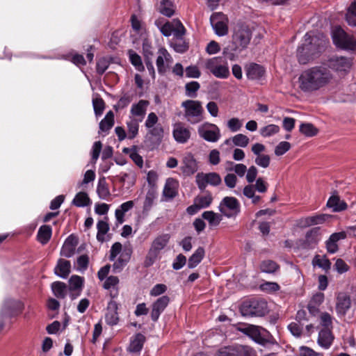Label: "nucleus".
Listing matches in <instances>:
<instances>
[{
    "label": "nucleus",
    "instance_id": "1",
    "mask_svg": "<svg viewBox=\"0 0 356 356\" xmlns=\"http://www.w3.org/2000/svg\"><path fill=\"white\" fill-rule=\"evenodd\" d=\"M332 78V74L325 65L315 66L302 72L299 86L304 92H313L327 85Z\"/></svg>",
    "mask_w": 356,
    "mask_h": 356
},
{
    "label": "nucleus",
    "instance_id": "2",
    "mask_svg": "<svg viewBox=\"0 0 356 356\" xmlns=\"http://www.w3.org/2000/svg\"><path fill=\"white\" fill-rule=\"evenodd\" d=\"M327 42L322 34L314 35L312 33H307L302 43L297 49L298 62L305 65L314 60L324 49Z\"/></svg>",
    "mask_w": 356,
    "mask_h": 356
},
{
    "label": "nucleus",
    "instance_id": "3",
    "mask_svg": "<svg viewBox=\"0 0 356 356\" xmlns=\"http://www.w3.org/2000/svg\"><path fill=\"white\" fill-rule=\"evenodd\" d=\"M133 252L130 245L124 246L120 242L114 243L110 250L109 260L114 261L113 270L114 273H120L123 268L129 263Z\"/></svg>",
    "mask_w": 356,
    "mask_h": 356
},
{
    "label": "nucleus",
    "instance_id": "4",
    "mask_svg": "<svg viewBox=\"0 0 356 356\" xmlns=\"http://www.w3.org/2000/svg\"><path fill=\"white\" fill-rule=\"evenodd\" d=\"M170 239L169 234H162L157 236L152 242L149 249L145 257L144 266H152L156 261L160 259L161 252L168 245Z\"/></svg>",
    "mask_w": 356,
    "mask_h": 356
},
{
    "label": "nucleus",
    "instance_id": "5",
    "mask_svg": "<svg viewBox=\"0 0 356 356\" xmlns=\"http://www.w3.org/2000/svg\"><path fill=\"white\" fill-rule=\"evenodd\" d=\"M251 38L252 31L250 29L247 25L237 24L234 28L230 49L241 52L247 48Z\"/></svg>",
    "mask_w": 356,
    "mask_h": 356
},
{
    "label": "nucleus",
    "instance_id": "6",
    "mask_svg": "<svg viewBox=\"0 0 356 356\" xmlns=\"http://www.w3.org/2000/svg\"><path fill=\"white\" fill-rule=\"evenodd\" d=\"M184 118L191 124H196L203 120L204 108L200 101L187 99L181 103Z\"/></svg>",
    "mask_w": 356,
    "mask_h": 356
},
{
    "label": "nucleus",
    "instance_id": "7",
    "mask_svg": "<svg viewBox=\"0 0 356 356\" xmlns=\"http://www.w3.org/2000/svg\"><path fill=\"white\" fill-rule=\"evenodd\" d=\"M244 316H263L268 312L267 302L261 298H253L243 302L240 308Z\"/></svg>",
    "mask_w": 356,
    "mask_h": 356
},
{
    "label": "nucleus",
    "instance_id": "8",
    "mask_svg": "<svg viewBox=\"0 0 356 356\" xmlns=\"http://www.w3.org/2000/svg\"><path fill=\"white\" fill-rule=\"evenodd\" d=\"M256 343L265 346L273 342V337L266 329L254 325H249L241 330Z\"/></svg>",
    "mask_w": 356,
    "mask_h": 356
},
{
    "label": "nucleus",
    "instance_id": "9",
    "mask_svg": "<svg viewBox=\"0 0 356 356\" xmlns=\"http://www.w3.org/2000/svg\"><path fill=\"white\" fill-rule=\"evenodd\" d=\"M205 67L209 72L218 79H227L230 75L228 64L222 61L220 57H213L206 61Z\"/></svg>",
    "mask_w": 356,
    "mask_h": 356
},
{
    "label": "nucleus",
    "instance_id": "10",
    "mask_svg": "<svg viewBox=\"0 0 356 356\" xmlns=\"http://www.w3.org/2000/svg\"><path fill=\"white\" fill-rule=\"evenodd\" d=\"M334 44L343 49L353 50L356 47L355 38L347 34L341 27H335L332 33Z\"/></svg>",
    "mask_w": 356,
    "mask_h": 356
},
{
    "label": "nucleus",
    "instance_id": "11",
    "mask_svg": "<svg viewBox=\"0 0 356 356\" xmlns=\"http://www.w3.org/2000/svg\"><path fill=\"white\" fill-rule=\"evenodd\" d=\"M322 239V232L318 227H314L305 234V238L298 241V246L302 249L311 250L315 248Z\"/></svg>",
    "mask_w": 356,
    "mask_h": 356
},
{
    "label": "nucleus",
    "instance_id": "12",
    "mask_svg": "<svg viewBox=\"0 0 356 356\" xmlns=\"http://www.w3.org/2000/svg\"><path fill=\"white\" fill-rule=\"evenodd\" d=\"M197 133L200 138L210 143L217 142L220 136V131L215 124L204 122L197 127Z\"/></svg>",
    "mask_w": 356,
    "mask_h": 356
},
{
    "label": "nucleus",
    "instance_id": "13",
    "mask_svg": "<svg viewBox=\"0 0 356 356\" xmlns=\"http://www.w3.org/2000/svg\"><path fill=\"white\" fill-rule=\"evenodd\" d=\"M219 210L225 216L233 218L240 213V203L234 197H225L220 203Z\"/></svg>",
    "mask_w": 356,
    "mask_h": 356
},
{
    "label": "nucleus",
    "instance_id": "14",
    "mask_svg": "<svg viewBox=\"0 0 356 356\" xmlns=\"http://www.w3.org/2000/svg\"><path fill=\"white\" fill-rule=\"evenodd\" d=\"M195 182L198 188L204 191L207 185L217 186L222 182L220 176L216 172H199L195 176Z\"/></svg>",
    "mask_w": 356,
    "mask_h": 356
},
{
    "label": "nucleus",
    "instance_id": "15",
    "mask_svg": "<svg viewBox=\"0 0 356 356\" xmlns=\"http://www.w3.org/2000/svg\"><path fill=\"white\" fill-rule=\"evenodd\" d=\"M210 22L215 33L218 36H224L228 33V19L222 13H214L210 17Z\"/></svg>",
    "mask_w": 356,
    "mask_h": 356
},
{
    "label": "nucleus",
    "instance_id": "16",
    "mask_svg": "<svg viewBox=\"0 0 356 356\" xmlns=\"http://www.w3.org/2000/svg\"><path fill=\"white\" fill-rule=\"evenodd\" d=\"M24 309V304L18 300L12 298L6 299L1 310V316L3 317H14L22 312Z\"/></svg>",
    "mask_w": 356,
    "mask_h": 356
},
{
    "label": "nucleus",
    "instance_id": "17",
    "mask_svg": "<svg viewBox=\"0 0 356 356\" xmlns=\"http://www.w3.org/2000/svg\"><path fill=\"white\" fill-rule=\"evenodd\" d=\"M327 65V68L339 73H346L350 70L352 61L350 58L343 56H334L328 60Z\"/></svg>",
    "mask_w": 356,
    "mask_h": 356
},
{
    "label": "nucleus",
    "instance_id": "18",
    "mask_svg": "<svg viewBox=\"0 0 356 356\" xmlns=\"http://www.w3.org/2000/svg\"><path fill=\"white\" fill-rule=\"evenodd\" d=\"M191 131L182 122H177L173 124L172 136L175 140L180 144L186 143L191 138Z\"/></svg>",
    "mask_w": 356,
    "mask_h": 356
},
{
    "label": "nucleus",
    "instance_id": "19",
    "mask_svg": "<svg viewBox=\"0 0 356 356\" xmlns=\"http://www.w3.org/2000/svg\"><path fill=\"white\" fill-rule=\"evenodd\" d=\"M157 54L158 56L156 61L157 70L159 74H163L166 72L168 65L172 63L173 59L164 47L159 48Z\"/></svg>",
    "mask_w": 356,
    "mask_h": 356
},
{
    "label": "nucleus",
    "instance_id": "20",
    "mask_svg": "<svg viewBox=\"0 0 356 356\" xmlns=\"http://www.w3.org/2000/svg\"><path fill=\"white\" fill-rule=\"evenodd\" d=\"M149 102L147 100L140 99L131 105L129 118L142 122L145 118Z\"/></svg>",
    "mask_w": 356,
    "mask_h": 356
},
{
    "label": "nucleus",
    "instance_id": "21",
    "mask_svg": "<svg viewBox=\"0 0 356 356\" xmlns=\"http://www.w3.org/2000/svg\"><path fill=\"white\" fill-rule=\"evenodd\" d=\"M170 302V298L167 296L159 298L152 306L151 318L153 321H158L161 314L165 310Z\"/></svg>",
    "mask_w": 356,
    "mask_h": 356
},
{
    "label": "nucleus",
    "instance_id": "22",
    "mask_svg": "<svg viewBox=\"0 0 356 356\" xmlns=\"http://www.w3.org/2000/svg\"><path fill=\"white\" fill-rule=\"evenodd\" d=\"M334 339L332 330L320 329L317 339L318 345L323 349H328L332 346Z\"/></svg>",
    "mask_w": 356,
    "mask_h": 356
},
{
    "label": "nucleus",
    "instance_id": "23",
    "mask_svg": "<svg viewBox=\"0 0 356 356\" xmlns=\"http://www.w3.org/2000/svg\"><path fill=\"white\" fill-rule=\"evenodd\" d=\"M346 238V232H335L330 235L325 242L327 252L334 254L339 250L338 242Z\"/></svg>",
    "mask_w": 356,
    "mask_h": 356
},
{
    "label": "nucleus",
    "instance_id": "24",
    "mask_svg": "<svg viewBox=\"0 0 356 356\" xmlns=\"http://www.w3.org/2000/svg\"><path fill=\"white\" fill-rule=\"evenodd\" d=\"M351 305L349 296L345 293H339L337 297L336 311L339 316H345Z\"/></svg>",
    "mask_w": 356,
    "mask_h": 356
},
{
    "label": "nucleus",
    "instance_id": "25",
    "mask_svg": "<svg viewBox=\"0 0 356 356\" xmlns=\"http://www.w3.org/2000/svg\"><path fill=\"white\" fill-rule=\"evenodd\" d=\"M183 172L189 176L194 174L198 169L197 163L191 153H187L183 158Z\"/></svg>",
    "mask_w": 356,
    "mask_h": 356
},
{
    "label": "nucleus",
    "instance_id": "26",
    "mask_svg": "<svg viewBox=\"0 0 356 356\" xmlns=\"http://www.w3.org/2000/svg\"><path fill=\"white\" fill-rule=\"evenodd\" d=\"M118 304L114 300H111L108 303L106 313L105 314V321L110 325H115L118 323L119 317L118 314Z\"/></svg>",
    "mask_w": 356,
    "mask_h": 356
},
{
    "label": "nucleus",
    "instance_id": "27",
    "mask_svg": "<svg viewBox=\"0 0 356 356\" xmlns=\"http://www.w3.org/2000/svg\"><path fill=\"white\" fill-rule=\"evenodd\" d=\"M329 218L326 214H318L315 216L303 218L300 220V225L302 227L312 225H321L324 223Z\"/></svg>",
    "mask_w": 356,
    "mask_h": 356
},
{
    "label": "nucleus",
    "instance_id": "28",
    "mask_svg": "<svg viewBox=\"0 0 356 356\" xmlns=\"http://www.w3.org/2000/svg\"><path fill=\"white\" fill-rule=\"evenodd\" d=\"M179 183L172 178H168L166 180L163 194L168 199H172L178 194Z\"/></svg>",
    "mask_w": 356,
    "mask_h": 356
},
{
    "label": "nucleus",
    "instance_id": "29",
    "mask_svg": "<svg viewBox=\"0 0 356 356\" xmlns=\"http://www.w3.org/2000/svg\"><path fill=\"white\" fill-rule=\"evenodd\" d=\"M54 272L58 277L65 279L71 272V264L70 261L60 259L54 268Z\"/></svg>",
    "mask_w": 356,
    "mask_h": 356
},
{
    "label": "nucleus",
    "instance_id": "30",
    "mask_svg": "<svg viewBox=\"0 0 356 356\" xmlns=\"http://www.w3.org/2000/svg\"><path fill=\"white\" fill-rule=\"evenodd\" d=\"M118 284V277L113 275L108 277L104 283V288L110 291L112 299L117 298L119 294Z\"/></svg>",
    "mask_w": 356,
    "mask_h": 356
},
{
    "label": "nucleus",
    "instance_id": "31",
    "mask_svg": "<svg viewBox=\"0 0 356 356\" xmlns=\"http://www.w3.org/2000/svg\"><path fill=\"white\" fill-rule=\"evenodd\" d=\"M76 241L72 235L65 241L60 250V255L65 257H71L74 254Z\"/></svg>",
    "mask_w": 356,
    "mask_h": 356
},
{
    "label": "nucleus",
    "instance_id": "32",
    "mask_svg": "<svg viewBox=\"0 0 356 356\" xmlns=\"http://www.w3.org/2000/svg\"><path fill=\"white\" fill-rule=\"evenodd\" d=\"M265 70L261 65L251 63L246 67V76L251 80H258L264 74Z\"/></svg>",
    "mask_w": 356,
    "mask_h": 356
},
{
    "label": "nucleus",
    "instance_id": "33",
    "mask_svg": "<svg viewBox=\"0 0 356 356\" xmlns=\"http://www.w3.org/2000/svg\"><path fill=\"white\" fill-rule=\"evenodd\" d=\"M134 206L133 201L129 200L122 203L115 211V216L118 223L122 224L124 221V214Z\"/></svg>",
    "mask_w": 356,
    "mask_h": 356
},
{
    "label": "nucleus",
    "instance_id": "34",
    "mask_svg": "<svg viewBox=\"0 0 356 356\" xmlns=\"http://www.w3.org/2000/svg\"><path fill=\"white\" fill-rule=\"evenodd\" d=\"M205 254L204 249L199 247L195 252L189 257L188 267L189 268H195L203 259Z\"/></svg>",
    "mask_w": 356,
    "mask_h": 356
},
{
    "label": "nucleus",
    "instance_id": "35",
    "mask_svg": "<svg viewBox=\"0 0 356 356\" xmlns=\"http://www.w3.org/2000/svg\"><path fill=\"white\" fill-rule=\"evenodd\" d=\"M52 229L49 225H42L38 232L37 238L38 241L44 245L49 242L51 237Z\"/></svg>",
    "mask_w": 356,
    "mask_h": 356
},
{
    "label": "nucleus",
    "instance_id": "36",
    "mask_svg": "<svg viewBox=\"0 0 356 356\" xmlns=\"http://www.w3.org/2000/svg\"><path fill=\"white\" fill-rule=\"evenodd\" d=\"M97 239L99 242L103 243L105 241V236L109 230L107 217H106L104 220H101L97 222Z\"/></svg>",
    "mask_w": 356,
    "mask_h": 356
},
{
    "label": "nucleus",
    "instance_id": "37",
    "mask_svg": "<svg viewBox=\"0 0 356 356\" xmlns=\"http://www.w3.org/2000/svg\"><path fill=\"white\" fill-rule=\"evenodd\" d=\"M327 207L332 208L334 212H339L345 210L347 204L343 201H341L338 196L332 195L329 198Z\"/></svg>",
    "mask_w": 356,
    "mask_h": 356
},
{
    "label": "nucleus",
    "instance_id": "38",
    "mask_svg": "<svg viewBox=\"0 0 356 356\" xmlns=\"http://www.w3.org/2000/svg\"><path fill=\"white\" fill-rule=\"evenodd\" d=\"M145 341V337L142 334H137L131 341L128 350L131 353H138L141 350Z\"/></svg>",
    "mask_w": 356,
    "mask_h": 356
},
{
    "label": "nucleus",
    "instance_id": "39",
    "mask_svg": "<svg viewBox=\"0 0 356 356\" xmlns=\"http://www.w3.org/2000/svg\"><path fill=\"white\" fill-rule=\"evenodd\" d=\"M97 193L102 200H108L111 193L104 177L100 178L97 186Z\"/></svg>",
    "mask_w": 356,
    "mask_h": 356
},
{
    "label": "nucleus",
    "instance_id": "40",
    "mask_svg": "<svg viewBox=\"0 0 356 356\" xmlns=\"http://www.w3.org/2000/svg\"><path fill=\"white\" fill-rule=\"evenodd\" d=\"M140 122H141L129 117L127 122L128 138L133 139L138 135Z\"/></svg>",
    "mask_w": 356,
    "mask_h": 356
},
{
    "label": "nucleus",
    "instance_id": "41",
    "mask_svg": "<svg viewBox=\"0 0 356 356\" xmlns=\"http://www.w3.org/2000/svg\"><path fill=\"white\" fill-rule=\"evenodd\" d=\"M113 124L114 115L113 113L110 111L99 122V130L102 132H107L113 127Z\"/></svg>",
    "mask_w": 356,
    "mask_h": 356
},
{
    "label": "nucleus",
    "instance_id": "42",
    "mask_svg": "<svg viewBox=\"0 0 356 356\" xmlns=\"http://www.w3.org/2000/svg\"><path fill=\"white\" fill-rule=\"evenodd\" d=\"M51 289L58 298H64L67 295V286L61 282H54L51 284Z\"/></svg>",
    "mask_w": 356,
    "mask_h": 356
},
{
    "label": "nucleus",
    "instance_id": "43",
    "mask_svg": "<svg viewBox=\"0 0 356 356\" xmlns=\"http://www.w3.org/2000/svg\"><path fill=\"white\" fill-rule=\"evenodd\" d=\"M156 197H157L156 191H155V190L152 188L149 189L146 193L145 201L143 203V211H149L152 209Z\"/></svg>",
    "mask_w": 356,
    "mask_h": 356
},
{
    "label": "nucleus",
    "instance_id": "44",
    "mask_svg": "<svg viewBox=\"0 0 356 356\" xmlns=\"http://www.w3.org/2000/svg\"><path fill=\"white\" fill-rule=\"evenodd\" d=\"M279 268V265L272 260H264L260 264L261 271L266 273H275Z\"/></svg>",
    "mask_w": 356,
    "mask_h": 356
},
{
    "label": "nucleus",
    "instance_id": "45",
    "mask_svg": "<svg viewBox=\"0 0 356 356\" xmlns=\"http://www.w3.org/2000/svg\"><path fill=\"white\" fill-rule=\"evenodd\" d=\"M135 96L134 92H124L120 99L118 100V103L115 106V108L116 110L118 109H123L126 108L134 99V97Z\"/></svg>",
    "mask_w": 356,
    "mask_h": 356
},
{
    "label": "nucleus",
    "instance_id": "46",
    "mask_svg": "<svg viewBox=\"0 0 356 356\" xmlns=\"http://www.w3.org/2000/svg\"><path fill=\"white\" fill-rule=\"evenodd\" d=\"M229 166L226 168L227 171L234 172L239 177H243L247 171V167L243 163H234L232 161L227 162Z\"/></svg>",
    "mask_w": 356,
    "mask_h": 356
},
{
    "label": "nucleus",
    "instance_id": "47",
    "mask_svg": "<svg viewBox=\"0 0 356 356\" xmlns=\"http://www.w3.org/2000/svg\"><path fill=\"white\" fill-rule=\"evenodd\" d=\"M159 12L168 17L172 16L175 13L172 2L170 0H162L159 6Z\"/></svg>",
    "mask_w": 356,
    "mask_h": 356
},
{
    "label": "nucleus",
    "instance_id": "48",
    "mask_svg": "<svg viewBox=\"0 0 356 356\" xmlns=\"http://www.w3.org/2000/svg\"><path fill=\"white\" fill-rule=\"evenodd\" d=\"M90 203V200L88 194L85 192L78 193L72 200V204L78 207H84L88 206Z\"/></svg>",
    "mask_w": 356,
    "mask_h": 356
},
{
    "label": "nucleus",
    "instance_id": "49",
    "mask_svg": "<svg viewBox=\"0 0 356 356\" xmlns=\"http://www.w3.org/2000/svg\"><path fill=\"white\" fill-rule=\"evenodd\" d=\"M155 24L164 36L169 37L172 34L175 26V20H173L171 22H165L163 24H161V23L159 21H156Z\"/></svg>",
    "mask_w": 356,
    "mask_h": 356
},
{
    "label": "nucleus",
    "instance_id": "50",
    "mask_svg": "<svg viewBox=\"0 0 356 356\" xmlns=\"http://www.w3.org/2000/svg\"><path fill=\"white\" fill-rule=\"evenodd\" d=\"M202 216L204 220H207L209 223L212 226L218 225L222 220V218L219 214L216 213L211 211H204L202 213Z\"/></svg>",
    "mask_w": 356,
    "mask_h": 356
},
{
    "label": "nucleus",
    "instance_id": "51",
    "mask_svg": "<svg viewBox=\"0 0 356 356\" xmlns=\"http://www.w3.org/2000/svg\"><path fill=\"white\" fill-rule=\"evenodd\" d=\"M280 129L279 126L274 124H270L261 127L259 129V134L262 137L264 138L270 137L277 134L280 131Z\"/></svg>",
    "mask_w": 356,
    "mask_h": 356
},
{
    "label": "nucleus",
    "instance_id": "52",
    "mask_svg": "<svg viewBox=\"0 0 356 356\" xmlns=\"http://www.w3.org/2000/svg\"><path fill=\"white\" fill-rule=\"evenodd\" d=\"M236 356H257L256 351L248 346H235Z\"/></svg>",
    "mask_w": 356,
    "mask_h": 356
},
{
    "label": "nucleus",
    "instance_id": "53",
    "mask_svg": "<svg viewBox=\"0 0 356 356\" xmlns=\"http://www.w3.org/2000/svg\"><path fill=\"white\" fill-rule=\"evenodd\" d=\"M128 54L131 63L136 67L137 70L143 71L144 70V66L143 65L140 56L131 49L129 50Z\"/></svg>",
    "mask_w": 356,
    "mask_h": 356
},
{
    "label": "nucleus",
    "instance_id": "54",
    "mask_svg": "<svg viewBox=\"0 0 356 356\" xmlns=\"http://www.w3.org/2000/svg\"><path fill=\"white\" fill-rule=\"evenodd\" d=\"M320 325L322 327L321 329L332 330V321L333 317L327 312H322L319 316Z\"/></svg>",
    "mask_w": 356,
    "mask_h": 356
},
{
    "label": "nucleus",
    "instance_id": "55",
    "mask_svg": "<svg viewBox=\"0 0 356 356\" xmlns=\"http://www.w3.org/2000/svg\"><path fill=\"white\" fill-rule=\"evenodd\" d=\"M118 177L121 183L124 184L127 182L129 186H133L135 184L136 175L134 171L129 170L127 172H121Z\"/></svg>",
    "mask_w": 356,
    "mask_h": 356
},
{
    "label": "nucleus",
    "instance_id": "56",
    "mask_svg": "<svg viewBox=\"0 0 356 356\" xmlns=\"http://www.w3.org/2000/svg\"><path fill=\"white\" fill-rule=\"evenodd\" d=\"M300 131L307 137H312L317 134L318 129L312 124L302 123L300 126Z\"/></svg>",
    "mask_w": 356,
    "mask_h": 356
},
{
    "label": "nucleus",
    "instance_id": "57",
    "mask_svg": "<svg viewBox=\"0 0 356 356\" xmlns=\"http://www.w3.org/2000/svg\"><path fill=\"white\" fill-rule=\"evenodd\" d=\"M232 142L235 146L245 147L250 143L249 138L242 134H238L232 138Z\"/></svg>",
    "mask_w": 356,
    "mask_h": 356
},
{
    "label": "nucleus",
    "instance_id": "58",
    "mask_svg": "<svg viewBox=\"0 0 356 356\" xmlns=\"http://www.w3.org/2000/svg\"><path fill=\"white\" fill-rule=\"evenodd\" d=\"M200 85L197 81H191L186 84V95L189 97H196L197 91L200 89Z\"/></svg>",
    "mask_w": 356,
    "mask_h": 356
},
{
    "label": "nucleus",
    "instance_id": "59",
    "mask_svg": "<svg viewBox=\"0 0 356 356\" xmlns=\"http://www.w3.org/2000/svg\"><path fill=\"white\" fill-rule=\"evenodd\" d=\"M185 32L186 29L181 22L179 20H175V26L172 35H173L177 40H182Z\"/></svg>",
    "mask_w": 356,
    "mask_h": 356
},
{
    "label": "nucleus",
    "instance_id": "60",
    "mask_svg": "<svg viewBox=\"0 0 356 356\" xmlns=\"http://www.w3.org/2000/svg\"><path fill=\"white\" fill-rule=\"evenodd\" d=\"M212 200L213 197L209 193L204 196L197 197L195 199V202H196V204H198L200 209H204L209 207Z\"/></svg>",
    "mask_w": 356,
    "mask_h": 356
},
{
    "label": "nucleus",
    "instance_id": "61",
    "mask_svg": "<svg viewBox=\"0 0 356 356\" xmlns=\"http://www.w3.org/2000/svg\"><path fill=\"white\" fill-rule=\"evenodd\" d=\"M298 356H323V354L321 353L316 352L312 348L302 346L299 347L298 351Z\"/></svg>",
    "mask_w": 356,
    "mask_h": 356
},
{
    "label": "nucleus",
    "instance_id": "62",
    "mask_svg": "<svg viewBox=\"0 0 356 356\" xmlns=\"http://www.w3.org/2000/svg\"><path fill=\"white\" fill-rule=\"evenodd\" d=\"M69 282H70V290H73V291L79 290L82 287L83 279L81 277L78 276V275H72L70 277Z\"/></svg>",
    "mask_w": 356,
    "mask_h": 356
},
{
    "label": "nucleus",
    "instance_id": "63",
    "mask_svg": "<svg viewBox=\"0 0 356 356\" xmlns=\"http://www.w3.org/2000/svg\"><path fill=\"white\" fill-rule=\"evenodd\" d=\"M254 163L259 167L267 168L270 165V157L268 154H261L256 156Z\"/></svg>",
    "mask_w": 356,
    "mask_h": 356
},
{
    "label": "nucleus",
    "instance_id": "64",
    "mask_svg": "<svg viewBox=\"0 0 356 356\" xmlns=\"http://www.w3.org/2000/svg\"><path fill=\"white\" fill-rule=\"evenodd\" d=\"M243 123L237 118H232L227 121V126L232 132H236L241 129Z\"/></svg>",
    "mask_w": 356,
    "mask_h": 356
}]
</instances>
